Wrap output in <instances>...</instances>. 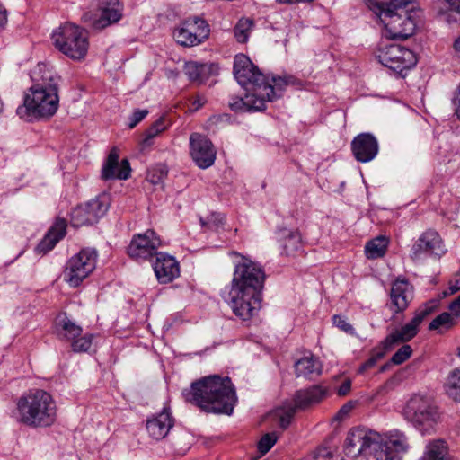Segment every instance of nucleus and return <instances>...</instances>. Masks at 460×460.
<instances>
[{"mask_svg":"<svg viewBox=\"0 0 460 460\" xmlns=\"http://www.w3.org/2000/svg\"><path fill=\"white\" fill-rule=\"evenodd\" d=\"M183 395L187 402L205 412L226 415L233 413L237 400L231 379L217 375L193 382Z\"/></svg>","mask_w":460,"mask_h":460,"instance_id":"obj_1","label":"nucleus"},{"mask_svg":"<svg viewBox=\"0 0 460 460\" xmlns=\"http://www.w3.org/2000/svg\"><path fill=\"white\" fill-rule=\"evenodd\" d=\"M367 5L383 24L386 38L407 39L414 33L420 11L411 0H367Z\"/></svg>","mask_w":460,"mask_h":460,"instance_id":"obj_2","label":"nucleus"},{"mask_svg":"<svg viewBox=\"0 0 460 460\" xmlns=\"http://www.w3.org/2000/svg\"><path fill=\"white\" fill-rule=\"evenodd\" d=\"M250 58L240 54L235 56L234 75L238 84L246 91L244 97H233L229 106L234 111H261L266 109L267 100L273 96L272 90L261 84L262 76L254 74Z\"/></svg>","mask_w":460,"mask_h":460,"instance_id":"obj_3","label":"nucleus"},{"mask_svg":"<svg viewBox=\"0 0 460 460\" xmlns=\"http://www.w3.org/2000/svg\"><path fill=\"white\" fill-rule=\"evenodd\" d=\"M13 416L17 422L31 428L49 427L57 419L56 402L42 389L30 390L17 400Z\"/></svg>","mask_w":460,"mask_h":460,"instance_id":"obj_4","label":"nucleus"},{"mask_svg":"<svg viewBox=\"0 0 460 460\" xmlns=\"http://www.w3.org/2000/svg\"><path fill=\"white\" fill-rule=\"evenodd\" d=\"M59 77L51 72L42 75V83L29 89L24 96V103L16 110L21 119L30 120L31 118H50L58 111Z\"/></svg>","mask_w":460,"mask_h":460,"instance_id":"obj_5","label":"nucleus"},{"mask_svg":"<svg viewBox=\"0 0 460 460\" xmlns=\"http://www.w3.org/2000/svg\"><path fill=\"white\" fill-rule=\"evenodd\" d=\"M435 306L436 302H430L421 308H417L410 322L401 328L394 330L378 346L371 350L370 358L377 362L383 358L386 351L392 349L395 345L411 341L418 334L424 320L432 314Z\"/></svg>","mask_w":460,"mask_h":460,"instance_id":"obj_6","label":"nucleus"},{"mask_svg":"<svg viewBox=\"0 0 460 460\" xmlns=\"http://www.w3.org/2000/svg\"><path fill=\"white\" fill-rule=\"evenodd\" d=\"M54 46L67 58L80 61L89 48L87 31L79 26L66 22L52 32Z\"/></svg>","mask_w":460,"mask_h":460,"instance_id":"obj_7","label":"nucleus"},{"mask_svg":"<svg viewBox=\"0 0 460 460\" xmlns=\"http://www.w3.org/2000/svg\"><path fill=\"white\" fill-rule=\"evenodd\" d=\"M403 414L405 419L422 434L430 433L440 418L435 402L431 398L422 394H414L410 398Z\"/></svg>","mask_w":460,"mask_h":460,"instance_id":"obj_8","label":"nucleus"},{"mask_svg":"<svg viewBox=\"0 0 460 460\" xmlns=\"http://www.w3.org/2000/svg\"><path fill=\"white\" fill-rule=\"evenodd\" d=\"M232 254L238 257V261H234L231 288L261 293L265 280L262 267L238 252H233Z\"/></svg>","mask_w":460,"mask_h":460,"instance_id":"obj_9","label":"nucleus"},{"mask_svg":"<svg viewBox=\"0 0 460 460\" xmlns=\"http://www.w3.org/2000/svg\"><path fill=\"white\" fill-rule=\"evenodd\" d=\"M376 58L380 64L397 74L412 68L417 63L413 51L395 43L380 47L376 53Z\"/></svg>","mask_w":460,"mask_h":460,"instance_id":"obj_10","label":"nucleus"},{"mask_svg":"<svg viewBox=\"0 0 460 460\" xmlns=\"http://www.w3.org/2000/svg\"><path fill=\"white\" fill-rule=\"evenodd\" d=\"M97 252L94 249H82L66 262L64 278L71 287H78L96 267Z\"/></svg>","mask_w":460,"mask_h":460,"instance_id":"obj_11","label":"nucleus"},{"mask_svg":"<svg viewBox=\"0 0 460 460\" xmlns=\"http://www.w3.org/2000/svg\"><path fill=\"white\" fill-rule=\"evenodd\" d=\"M56 332L59 340L70 342L71 349L75 353L88 352L94 337L89 332L83 333L82 327L66 314L57 319Z\"/></svg>","mask_w":460,"mask_h":460,"instance_id":"obj_12","label":"nucleus"},{"mask_svg":"<svg viewBox=\"0 0 460 460\" xmlns=\"http://www.w3.org/2000/svg\"><path fill=\"white\" fill-rule=\"evenodd\" d=\"M380 434L365 429H352L347 435L344 452L349 457L373 456L378 446Z\"/></svg>","mask_w":460,"mask_h":460,"instance_id":"obj_13","label":"nucleus"},{"mask_svg":"<svg viewBox=\"0 0 460 460\" xmlns=\"http://www.w3.org/2000/svg\"><path fill=\"white\" fill-rule=\"evenodd\" d=\"M209 34L208 23L204 19L194 16L181 22L173 31V38L181 46L194 47L208 40Z\"/></svg>","mask_w":460,"mask_h":460,"instance_id":"obj_14","label":"nucleus"},{"mask_svg":"<svg viewBox=\"0 0 460 460\" xmlns=\"http://www.w3.org/2000/svg\"><path fill=\"white\" fill-rule=\"evenodd\" d=\"M261 300V293L232 288L226 298L233 313L243 321H248L258 314Z\"/></svg>","mask_w":460,"mask_h":460,"instance_id":"obj_15","label":"nucleus"},{"mask_svg":"<svg viewBox=\"0 0 460 460\" xmlns=\"http://www.w3.org/2000/svg\"><path fill=\"white\" fill-rule=\"evenodd\" d=\"M108 199L105 195L75 208L71 212L70 223L74 227H81L97 223L108 210Z\"/></svg>","mask_w":460,"mask_h":460,"instance_id":"obj_16","label":"nucleus"},{"mask_svg":"<svg viewBox=\"0 0 460 460\" xmlns=\"http://www.w3.org/2000/svg\"><path fill=\"white\" fill-rule=\"evenodd\" d=\"M161 240L154 230H147L143 234H137L128 246V254L130 258L140 261L152 260L155 257Z\"/></svg>","mask_w":460,"mask_h":460,"instance_id":"obj_17","label":"nucleus"},{"mask_svg":"<svg viewBox=\"0 0 460 460\" xmlns=\"http://www.w3.org/2000/svg\"><path fill=\"white\" fill-rule=\"evenodd\" d=\"M408 448L406 436L399 430L391 431L385 437L380 435L375 458L376 460H400V455L405 453Z\"/></svg>","mask_w":460,"mask_h":460,"instance_id":"obj_18","label":"nucleus"},{"mask_svg":"<svg viewBox=\"0 0 460 460\" xmlns=\"http://www.w3.org/2000/svg\"><path fill=\"white\" fill-rule=\"evenodd\" d=\"M190 145L191 157L199 168L207 169L214 164L217 151L207 137L193 133L190 137Z\"/></svg>","mask_w":460,"mask_h":460,"instance_id":"obj_19","label":"nucleus"},{"mask_svg":"<svg viewBox=\"0 0 460 460\" xmlns=\"http://www.w3.org/2000/svg\"><path fill=\"white\" fill-rule=\"evenodd\" d=\"M414 297V288L404 277H398L391 285V309L394 314L404 312Z\"/></svg>","mask_w":460,"mask_h":460,"instance_id":"obj_20","label":"nucleus"},{"mask_svg":"<svg viewBox=\"0 0 460 460\" xmlns=\"http://www.w3.org/2000/svg\"><path fill=\"white\" fill-rule=\"evenodd\" d=\"M446 250L439 234L433 230L424 232L411 248V258L420 259L424 253L440 257Z\"/></svg>","mask_w":460,"mask_h":460,"instance_id":"obj_21","label":"nucleus"},{"mask_svg":"<svg viewBox=\"0 0 460 460\" xmlns=\"http://www.w3.org/2000/svg\"><path fill=\"white\" fill-rule=\"evenodd\" d=\"M351 150L357 161L370 162L378 154L377 139L370 133H361L352 140Z\"/></svg>","mask_w":460,"mask_h":460,"instance_id":"obj_22","label":"nucleus"},{"mask_svg":"<svg viewBox=\"0 0 460 460\" xmlns=\"http://www.w3.org/2000/svg\"><path fill=\"white\" fill-rule=\"evenodd\" d=\"M152 266L157 280L163 284L172 282L180 275L178 261L174 257L165 252L157 253Z\"/></svg>","mask_w":460,"mask_h":460,"instance_id":"obj_23","label":"nucleus"},{"mask_svg":"<svg viewBox=\"0 0 460 460\" xmlns=\"http://www.w3.org/2000/svg\"><path fill=\"white\" fill-rule=\"evenodd\" d=\"M131 168L127 159H123L120 164L119 163V154L115 148H113L102 170V178L105 181L119 179L127 180L130 176Z\"/></svg>","mask_w":460,"mask_h":460,"instance_id":"obj_24","label":"nucleus"},{"mask_svg":"<svg viewBox=\"0 0 460 460\" xmlns=\"http://www.w3.org/2000/svg\"><path fill=\"white\" fill-rule=\"evenodd\" d=\"M172 426L173 420L168 408H164L159 414L148 419L146 424L150 437L156 440L165 438Z\"/></svg>","mask_w":460,"mask_h":460,"instance_id":"obj_25","label":"nucleus"},{"mask_svg":"<svg viewBox=\"0 0 460 460\" xmlns=\"http://www.w3.org/2000/svg\"><path fill=\"white\" fill-rule=\"evenodd\" d=\"M101 15L94 22L96 29H103L119 22L122 17L123 7L119 0H101Z\"/></svg>","mask_w":460,"mask_h":460,"instance_id":"obj_26","label":"nucleus"},{"mask_svg":"<svg viewBox=\"0 0 460 460\" xmlns=\"http://www.w3.org/2000/svg\"><path fill=\"white\" fill-rule=\"evenodd\" d=\"M326 394L327 389L318 385L298 390L294 396L295 409H305L312 404L321 402Z\"/></svg>","mask_w":460,"mask_h":460,"instance_id":"obj_27","label":"nucleus"},{"mask_svg":"<svg viewBox=\"0 0 460 460\" xmlns=\"http://www.w3.org/2000/svg\"><path fill=\"white\" fill-rule=\"evenodd\" d=\"M66 230V222L65 219H58L51 228L48 231L44 238L36 247V252L45 254L52 250L56 244L65 236Z\"/></svg>","mask_w":460,"mask_h":460,"instance_id":"obj_28","label":"nucleus"},{"mask_svg":"<svg viewBox=\"0 0 460 460\" xmlns=\"http://www.w3.org/2000/svg\"><path fill=\"white\" fill-rule=\"evenodd\" d=\"M253 70L252 72L254 74H259L262 76V82L261 84H265V86H269L270 90L273 92V96L270 97V100H267V102H273L274 100L279 98L282 94V92L284 91L285 87L294 83V78L290 75L287 76H272L270 80V78L262 74L260 69L253 65Z\"/></svg>","mask_w":460,"mask_h":460,"instance_id":"obj_29","label":"nucleus"},{"mask_svg":"<svg viewBox=\"0 0 460 460\" xmlns=\"http://www.w3.org/2000/svg\"><path fill=\"white\" fill-rule=\"evenodd\" d=\"M295 372L297 376L312 378L322 373L321 362L313 355L305 356L295 364Z\"/></svg>","mask_w":460,"mask_h":460,"instance_id":"obj_30","label":"nucleus"},{"mask_svg":"<svg viewBox=\"0 0 460 460\" xmlns=\"http://www.w3.org/2000/svg\"><path fill=\"white\" fill-rule=\"evenodd\" d=\"M283 241V250L287 255H293L301 247V234L297 231L283 229L280 231Z\"/></svg>","mask_w":460,"mask_h":460,"instance_id":"obj_31","label":"nucleus"},{"mask_svg":"<svg viewBox=\"0 0 460 460\" xmlns=\"http://www.w3.org/2000/svg\"><path fill=\"white\" fill-rule=\"evenodd\" d=\"M388 245V240L384 236H378L367 243L365 253L367 258L374 260L385 255Z\"/></svg>","mask_w":460,"mask_h":460,"instance_id":"obj_32","label":"nucleus"},{"mask_svg":"<svg viewBox=\"0 0 460 460\" xmlns=\"http://www.w3.org/2000/svg\"><path fill=\"white\" fill-rule=\"evenodd\" d=\"M447 454V448L445 441L435 440L427 445L423 456L420 460H444Z\"/></svg>","mask_w":460,"mask_h":460,"instance_id":"obj_33","label":"nucleus"},{"mask_svg":"<svg viewBox=\"0 0 460 460\" xmlns=\"http://www.w3.org/2000/svg\"><path fill=\"white\" fill-rule=\"evenodd\" d=\"M208 73L209 68L206 64L189 61L184 65V74L190 81L202 82Z\"/></svg>","mask_w":460,"mask_h":460,"instance_id":"obj_34","label":"nucleus"},{"mask_svg":"<svg viewBox=\"0 0 460 460\" xmlns=\"http://www.w3.org/2000/svg\"><path fill=\"white\" fill-rule=\"evenodd\" d=\"M168 125L164 117L155 120L145 132V137L142 140V148L150 147L154 142L153 139L159 136L167 128Z\"/></svg>","mask_w":460,"mask_h":460,"instance_id":"obj_35","label":"nucleus"},{"mask_svg":"<svg viewBox=\"0 0 460 460\" xmlns=\"http://www.w3.org/2000/svg\"><path fill=\"white\" fill-rule=\"evenodd\" d=\"M253 26V20L249 18L240 19L234 28V35L236 40L240 43H245L249 39Z\"/></svg>","mask_w":460,"mask_h":460,"instance_id":"obj_36","label":"nucleus"},{"mask_svg":"<svg viewBox=\"0 0 460 460\" xmlns=\"http://www.w3.org/2000/svg\"><path fill=\"white\" fill-rule=\"evenodd\" d=\"M446 386L447 394L460 402V367L450 372Z\"/></svg>","mask_w":460,"mask_h":460,"instance_id":"obj_37","label":"nucleus"},{"mask_svg":"<svg viewBox=\"0 0 460 460\" xmlns=\"http://www.w3.org/2000/svg\"><path fill=\"white\" fill-rule=\"evenodd\" d=\"M457 320L450 312H444L435 317L429 323V329L430 331L438 330L440 327H444L448 330L457 323Z\"/></svg>","mask_w":460,"mask_h":460,"instance_id":"obj_38","label":"nucleus"},{"mask_svg":"<svg viewBox=\"0 0 460 460\" xmlns=\"http://www.w3.org/2000/svg\"><path fill=\"white\" fill-rule=\"evenodd\" d=\"M168 170L164 164H157L147 171L146 181L150 183L156 185L162 183L166 178Z\"/></svg>","mask_w":460,"mask_h":460,"instance_id":"obj_39","label":"nucleus"},{"mask_svg":"<svg viewBox=\"0 0 460 460\" xmlns=\"http://www.w3.org/2000/svg\"><path fill=\"white\" fill-rule=\"evenodd\" d=\"M459 290H460V279H456L453 281H450L447 289L442 291L437 298L429 300L428 302L421 305L419 308L425 306L426 305H428L430 302H436V306L432 310V313H434L438 308L441 299H444L451 295H454L456 292H458Z\"/></svg>","mask_w":460,"mask_h":460,"instance_id":"obj_40","label":"nucleus"},{"mask_svg":"<svg viewBox=\"0 0 460 460\" xmlns=\"http://www.w3.org/2000/svg\"><path fill=\"white\" fill-rule=\"evenodd\" d=\"M277 442V436L275 433H267L261 437L258 442V450L261 455H265Z\"/></svg>","mask_w":460,"mask_h":460,"instance_id":"obj_41","label":"nucleus"},{"mask_svg":"<svg viewBox=\"0 0 460 460\" xmlns=\"http://www.w3.org/2000/svg\"><path fill=\"white\" fill-rule=\"evenodd\" d=\"M411 354V347L408 344H404L393 355L391 362L394 365H401L405 362Z\"/></svg>","mask_w":460,"mask_h":460,"instance_id":"obj_42","label":"nucleus"},{"mask_svg":"<svg viewBox=\"0 0 460 460\" xmlns=\"http://www.w3.org/2000/svg\"><path fill=\"white\" fill-rule=\"evenodd\" d=\"M225 222V217L220 213H211L207 220L200 218V224L202 226H207L210 229L217 230Z\"/></svg>","mask_w":460,"mask_h":460,"instance_id":"obj_43","label":"nucleus"},{"mask_svg":"<svg viewBox=\"0 0 460 460\" xmlns=\"http://www.w3.org/2000/svg\"><path fill=\"white\" fill-rule=\"evenodd\" d=\"M332 320L333 324L341 331L350 335H356L355 329L349 323L347 322L345 317L341 315H334Z\"/></svg>","mask_w":460,"mask_h":460,"instance_id":"obj_44","label":"nucleus"},{"mask_svg":"<svg viewBox=\"0 0 460 460\" xmlns=\"http://www.w3.org/2000/svg\"><path fill=\"white\" fill-rule=\"evenodd\" d=\"M313 457L314 460H332L333 452L330 447L322 446L314 452Z\"/></svg>","mask_w":460,"mask_h":460,"instance_id":"obj_45","label":"nucleus"},{"mask_svg":"<svg viewBox=\"0 0 460 460\" xmlns=\"http://www.w3.org/2000/svg\"><path fill=\"white\" fill-rule=\"evenodd\" d=\"M148 114L147 110H136L129 118L128 127L135 128L140 121H142Z\"/></svg>","mask_w":460,"mask_h":460,"instance_id":"obj_46","label":"nucleus"},{"mask_svg":"<svg viewBox=\"0 0 460 460\" xmlns=\"http://www.w3.org/2000/svg\"><path fill=\"white\" fill-rule=\"evenodd\" d=\"M356 402L349 401L346 402L337 412L335 419L338 420H341L344 418L348 416V414L351 411V410L354 408Z\"/></svg>","mask_w":460,"mask_h":460,"instance_id":"obj_47","label":"nucleus"},{"mask_svg":"<svg viewBox=\"0 0 460 460\" xmlns=\"http://www.w3.org/2000/svg\"><path fill=\"white\" fill-rule=\"evenodd\" d=\"M448 309H449L450 313L454 315V317L457 321H459L460 320V296L449 304Z\"/></svg>","mask_w":460,"mask_h":460,"instance_id":"obj_48","label":"nucleus"},{"mask_svg":"<svg viewBox=\"0 0 460 460\" xmlns=\"http://www.w3.org/2000/svg\"><path fill=\"white\" fill-rule=\"evenodd\" d=\"M350 389H351V382H350V380L347 379L340 385V387L338 388L337 394L340 396H344V395L348 394V393L350 391Z\"/></svg>","mask_w":460,"mask_h":460,"instance_id":"obj_49","label":"nucleus"},{"mask_svg":"<svg viewBox=\"0 0 460 460\" xmlns=\"http://www.w3.org/2000/svg\"><path fill=\"white\" fill-rule=\"evenodd\" d=\"M294 410H292L291 412H288L287 414L283 415L280 417L279 419V426L282 428V429H286L288 427V425L290 424V421H291V418L294 414Z\"/></svg>","mask_w":460,"mask_h":460,"instance_id":"obj_50","label":"nucleus"},{"mask_svg":"<svg viewBox=\"0 0 460 460\" xmlns=\"http://www.w3.org/2000/svg\"><path fill=\"white\" fill-rule=\"evenodd\" d=\"M207 102V99L204 96L197 95L192 101V109L194 111L199 110Z\"/></svg>","mask_w":460,"mask_h":460,"instance_id":"obj_51","label":"nucleus"},{"mask_svg":"<svg viewBox=\"0 0 460 460\" xmlns=\"http://www.w3.org/2000/svg\"><path fill=\"white\" fill-rule=\"evenodd\" d=\"M376 364L374 358H369L367 361H365L359 367L358 373H363L366 370L372 368Z\"/></svg>","mask_w":460,"mask_h":460,"instance_id":"obj_52","label":"nucleus"},{"mask_svg":"<svg viewBox=\"0 0 460 460\" xmlns=\"http://www.w3.org/2000/svg\"><path fill=\"white\" fill-rule=\"evenodd\" d=\"M448 5V8L452 11L460 13V0H445Z\"/></svg>","mask_w":460,"mask_h":460,"instance_id":"obj_53","label":"nucleus"},{"mask_svg":"<svg viewBox=\"0 0 460 460\" xmlns=\"http://www.w3.org/2000/svg\"><path fill=\"white\" fill-rule=\"evenodd\" d=\"M7 22L6 10L0 4V27H3Z\"/></svg>","mask_w":460,"mask_h":460,"instance_id":"obj_54","label":"nucleus"},{"mask_svg":"<svg viewBox=\"0 0 460 460\" xmlns=\"http://www.w3.org/2000/svg\"><path fill=\"white\" fill-rule=\"evenodd\" d=\"M453 49L456 54L460 55V36L454 40Z\"/></svg>","mask_w":460,"mask_h":460,"instance_id":"obj_55","label":"nucleus"}]
</instances>
